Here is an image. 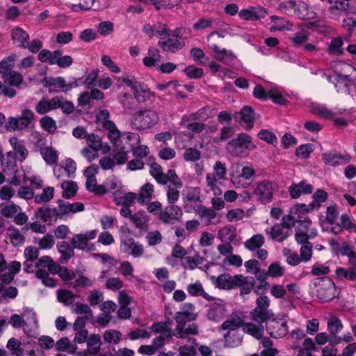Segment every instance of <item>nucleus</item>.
Masks as SVG:
<instances>
[{"label":"nucleus","mask_w":356,"mask_h":356,"mask_svg":"<svg viewBox=\"0 0 356 356\" xmlns=\"http://www.w3.org/2000/svg\"><path fill=\"white\" fill-rule=\"evenodd\" d=\"M58 252L60 254V262L67 264L68 261L74 256V245L67 241H61L57 244Z\"/></svg>","instance_id":"obj_32"},{"label":"nucleus","mask_w":356,"mask_h":356,"mask_svg":"<svg viewBox=\"0 0 356 356\" xmlns=\"http://www.w3.org/2000/svg\"><path fill=\"white\" fill-rule=\"evenodd\" d=\"M21 210V207L14 203L0 204L1 214L8 218H14Z\"/></svg>","instance_id":"obj_54"},{"label":"nucleus","mask_w":356,"mask_h":356,"mask_svg":"<svg viewBox=\"0 0 356 356\" xmlns=\"http://www.w3.org/2000/svg\"><path fill=\"white\" fill-rule=\"evenodd\" d=\"M218 238L222 242L234 243L236 241V229L231 225L221 227L217 234Z\"/></svg>","instance_id":"obj_34"},{"label":"nucleus","mask_w":356,"mask_h":356,"mask_svg":"<svg viewBox=\"0 0 356 356\" xmlns=\"http://www.w3.org/2000/svg\"><path fill=\"white\" fill-rule=\"evenodd\" d=\"M327 331L332 340L341 332L343 328L341 321L337 316H331L327 321Z\"/></svg>","instance_id":"obj_46"},{"label":"nucleus","mask_w":356,"mask_h":356,"mask_svg":"<svg viewBox=\"0 0 356 356\" xmlns=\"http://www.w3.org/2000/svg\"><path fill=\"white\" fill-rule=\"evenodd\" d=\"M149 217L145 211L135 212L131 216V221L134 226L141 230H147Z\"/></svg>","instance_id":"obj_39"},{"label":"nucleus","mask_w":356,"mask_h":356,"mask_svg":"<svg viewBox=\"0 0 356 356\" xmlns=\"http://www.w3.org/2000/svg\"><path fill=\"white\" fill-rule=\"evenodd\" d=\"M35 215L37 218L42 220L44 222L47 224H51L58 218L56 209H50L48 207H43L38 209L35 211Z\"/></svg>","instance_id":"obj_35"},{"label":"nucleus","mask_w":356,"mask_h":356,"mask_svg":"<svg viewBox=\"0 0 356 356\" xmlns=\"http://www.w3.org/2000/svg\"><path fill=\"white\" fill-rule=\"evenodd\" d=\"M336 278L339 280H356V268L348 267H337L335 270Z\"/></svg>","instance_id":"obj_43"},{"label":"nucleus","mask_w":356,"mask_h":356,"mask_svg":"<svg viewBox=\"0 0 356 356\" xmlns=\"http://www.w3.org/2000/svg\"><path fill=\"white\" fill-rule=\"evenodd\" d=\"M350 0H327L330 4L329 7L330 12L338 15L339 12L346 10L349 5Z\"/></svg>","instance_id":"obj_57"},{"label":"nucleus","mask_w":356,"mask_h":356,"mask_svg":"<svg viewBox=\"0 0 356 356\" xmlns=\"http://www.w3.org/2000/svg\"><path fill=\"white\" fill-rule=\"evenodd\" d=\"M150 175L156 179L160 184H165V174L163 172L162 167L156 163H153L150 165L149 170Z\"/></svg>","instance_id":"obj_61"},{"label":"nucleus","mask_w":356,"mask_h":356,"mask_svg":"<svg viewBox=\"0 0 356 356\" xmlns=\"http://www.w3.org/2000/svg\"><path fill=\"white\" fill-rule=\"evenodd\" d=\"M186 291L191 296H201L208 301L214 300L213 296L205 292L200 281L188 284Z\"/></svg>","instance_id":"obj_37"},{"label":"nucleus","mask_w":356,"mask_h":356,"mask_svg":"<svg viewBox=\"0 0 356 356\" xmlns=\"http://www.w3.org/2000/svg\"><path fill=\"white\" fill-rule=\"evenodd\" d=\"M158 113L152 109L139 111L132 115L131 122L134 128L142 130L154 127L159 121Z\"/></svg>","instance_id":"obj_5"},{"label":"nucleus","mask_w":356,"mask_h":356,"mask_svg":"<svg viewBox=\"0 0 356 356\" xmlns=\"http://www.w3.org/2000/svg\"><path fill=\"white\" fill-rule=\"evenodd\" d=\"M120 251L132 255L134 257H139L143 254V247L140 243L135 242L131 237L122 238L120 241Z\"/></svg>","instance_id":"obj_22"},{"label":"nucleus","mask_w":356,"mask_h":356,"mask_svg":"<svg viewBox=\"0 0 356 356\" xmlns=\"http://www.w3.org/2000/svg\"><path fill=\"white\" fill-rule=\"evenodd\" d=\"M122 82L131 88L138 102H144L154 97L147 85L136 81L134 77L124 76Z\"/></svg>","instance_id":"obj_10"},{"label":"nucleus","mask_w":356,"mask_h":356,"mask_svg":"<svg viewBox=\"0 0 356 356\" xmlns=\"http://www.w3.org/2000/svg\"><path fill=\"white\" fill-rule=\"evenodd\" d=\"M197 314L195 312V307L190 302H185L181 305V311L175 315L177 325L174 330V335L179 339H186L190 335L198 334L197 324L192 323L185 327L186 322L195 321Z\"/></svg>","instance_id":"obj_2"},{"label":"nucleus","mask_w":356,"mask_h":356,"mask_svg":"<svg viewBox=\"0 0 356 356\" xmlns=\"http://www.w3.org/2000/svg\"><path fill=\"white\" fill-rule=\"evenodd\" d=\"M305 106L310 113L325 119L330 120L334 118V115H343L346 109L338 106L329 107L326 104H321L311 100H307Z\"/></svg>","instance_id":"obj_6"},{"label":"nucleus","mask_w":356,"mask_h":356,"mask_svg":"<svg viewBox=\"0 0 356 356\" xmlns=\"http://www.w3.org/2000/svg\"><path fill=\"white\" fill-rule=\"evenodd\" d=\"M208 47L212 50L213 58L225 64H230L236 58L235 55L232 51L224 48L220 49L215 42H210L208 44Z\"/></svg>","instance_id":"obj_25"},{"label":"nucleus","mask_w":356,"mask_h":356,"mask_svg":"<svg viewBox=\"0 0 356 356\" xmlns=\"http://www.w3.org/2000/svg\"><path fill=\"white\" fill-rule=\"evenodd\" d=\"M54 195V188L51 186L44 188L41 194L35 195L34 202L37 204L49 202Z\"/></svg>","instance_id":"obj_58"},{"label":"nucleus","mask_w":356,"mask_h":356,"mask_svg":"<svg viewBox=\"0 0 356 356\" xmlns=\"http://www.w3.org/2000/svg\"><path fill=\"white\" fill-rule=\"evenodd\" d=\"M63 189V197L67 199L71 198L76 193L78 186L77 184L72 181H63L61 184Z\"/></svg>","instance_id":"obj_59"},{"label":"nucleus","mask_w":356,"mask_h":356,"mask_svg":"<svg viewBox=\"0 0 356 356\" xmlns=\"http://www.w3.org/2000/svg\"><path fill=\"white\" fill-rule=\"evenodd\" d=\"M21 270V263L13 261L7 264L4 255L0 252V280L5 284L10 283Z\"/></svg>","instance_id":"obj_12"},{"label":"nucleus","mask_w":356,"mask_h":356,"mask_svg":"<svg viewBox=\"0 0 356 356\" xmlns=\"http://www.w3.org/2000/svg\"><path fill=\"white\" fill-rule=\"evenodd\" d=\"M244 320L245 315L243 312H234L218 327L219 330L228 331L224 335L225 341L227 346L233 348L239 346L242 343V338L240 337L232 339L230 332L238 330L241 326L243 327V325L246 323H244Z\"/></svg>","instance_id":"obj_3"},{"label":"nucleus","mask_w":356,"mask_h":356,"mask_svg":"<svg viewBox=\"0 0 356 356\" xmlns=\"http://www.w3.org/2000/svg\"><path fill=\"white\" fill-rule=\"evenodd\" d=\"M313 191V186L305 181H301L298 184L291 186V197L298 198L302 194H310Z\"/></svg>","instance_id":"obj_42"},{"label":"nucleus","mask_w":356,"mask_h":356,"mask_svg":"<svg viewBox=\"0 0 356 356\" xmlns=\"http://www.w3.org/2000/svg\"><path fill=\"white\" fill-rule=\"evenodd\" d=\"M158 45L164 51L174 53L181 49L184 43L179 36V31L175 30L170 31L165 36H161L158 42Z\"/></svg>","instance_id":"obj_13"},{"label":"nucleus","mask_w":356,"mask_h":356,"mask_svg":"<svg viewBox=\"0 0 356 356\" xmlns=\"http://www.w3.org/2000/svg\"><path fill=\"white\" fill-rule=\"evenodd\" d=\"M329 81L334 85L338 92L349 94L353 97H356L355 80L334 72L329 76Z\"/></svg>","instance_id":"obj_7"},{"label":"nucleus","mask_w":356,"mask_h":356,"mask_svg":"<svg viewBox=\"0 0 356 356\" xmlns=\"http://www.w3.org/2000/svg\"><path fill=\"white\" fill-rule=\"evenodd\" d=\"M351 157L348 154H340L335 152H325L323 154V160L327 165L337 166L348 163Z\"/></svg>","instance_id":"obj_30"},{"label":"nucleus","mask_w":356,"mask_h":356,"mask_svg":"<svg viewBox=\"0 0 356 356\" xmlns=\"http://www.w3.org/2000/svg\"><path fill=\"white\" fill-rule=\"evenodd\" d=\"M76 170V164L72 159H66L60 165H55L53 169L55 177L59 180H65L73 177Z\"/></svg>","instance_id":"obj_15"},{"label":"nucleus","mask_w":356,"mask_h":356,"mask_svg":"<svg viewBox=\"0 0 356 356\" xmlns=\"http://www.w3.org/2000/svg\"><path fill=\"white\" fill-rule=\"evenodd\" d=\"M9 142L15 152L17 159L20 161L25 160L29 152L25 147L24 142L17 137H11Z\"/></svg>","instance_id":"obj_36"},{"label":"nucleus","mask_w":356,"mask_h":356,"mask_svg":"<svg viewBox=\"0 0 356 356\" xmlns=\"http://www.w3.org/2000/svg\"><path fill=\"white\" fill-rule=\"evenodd\" d=\"M48 86L54 88L55 91L67 92L72 88L79 86L78 81L73 79L70 82L66 83L65 79L62 76L51 78L48 81Z\"/></svg>","instance_id":"obj_26"},{"label":"nucleus","mask_w":356,"mask_h":356,"mask_svg":"<svg viewBox=\"0 0 356 356\" xmlns=\"http://www.w3.org/2000/svg\"><path fill=\"white\" fill-rule=\"evenodd\" d=\"M234 119L246 130L253 127L255 120V113L250 106H243L238 112L234 114Z\"/></svg>","instance_id":"obj_20"},{"label":"nucleus","mask_w":356,"mask_h":356,"mask_svg":"<svg viewBox=\"0 0 356 356\" xmlns=\"http://www.w3.org/2000/svg\"><path fill=\"white\" fill-rule=\"evenodd\" d=\"M257 307L250 313L251 322L243 325L244 332L251 335L257 339H260L264 333V322L272 319L273 312L268 309L270 299L264 296L256 300Z\"/></svg>","instance_id":"obj_1"},{"label":"nucleus","mask_w":356,"mask_h":356,"mask_svg":"<svg viewBox=\"0 0 356 356\" xmlns=\"http://www.w3.org/2000/svg\"><path fill=\"white\" fill-rule=\"evenodd\" d=\"M161 55L158 49H149L148 56L143 60V64L147 67H152L158 64L161 60Z\"/></svg>","instance_id":"obj_60"},{"label":"nucleus","mask_w":356,"mask_h":356,"mask_svg":"<svg viewBox=\"0 0 356 356\" xmlns=\"http://www.w3.org/2000/svg\"><path fill=\"white\" fill-rule=\"evenodd\" d=\"M10 35L13 43L17 47L26 48L29 39L26 31L19 26H15L11 30Z\"/></svg>","instance_id":"obj_33"},{"label":"nucleus","mask_w":356,"mask_h":356,"mask_svg":"<svg viewBox=\"0 0 356 356\" xmlns=\"http://www.w3.org/2000/svg\"><path fill=\"white\" fill-rule=\"evenodd\" d=\"M302 245L300 248V257H297L296 261H293L291 257V265H297L301 261H308L311 259L312 256V244L307 240V242L298 243Z\"/></svg>","instance_id":"obj_41"},{"label":"nucleus","mask_w":356,"mask_h":356,"mask_svg":"<svg viewBox=\"0 0 356 356\" xmlns=\"http://www.w3.org/2000/svg\"><path fill=\"white\" fill-rule=\"evenodd\" d=\"M241 274L232 276L228 273H223L218 277L212 276L211 280L216 287L220 289L229 290L236 288V284L240 281L239 279H241Z\"/></svg>","instance_id":"obj_19"},{"label":"nucleus","mask_w":356,"mask_h":356,"mask_svg":"<svg viewBox=\"0 0 356 356\" xmlns=\"http://www.w3.org/2000/svg\"><path fill=\"white\" fill-rule=\"evenodd\" d=\"M35 115L30 109H24L22 111L20 117L18 118L19 123V129H24L31 125L34 120Z\"/></svg>","instance_id":"obj_56"},{"label":"nucleus","mask_w":356,"mask_h":356,"mask_svg":"<svg viewBox=\"0 0 356 356\" xmlns=\"http://www.w3.org/2000/svg\"><path fill=\"white\" fill-rule=\"evenodd\" d=\"M202 219L205 220L207 225L212 223V220L216 217V212L211 209L207 208L202 205L197 207V210L195 211Z\"/></svg>","instance_id":"obj_52"},{"label":"nucleus","mask_w":356,"mask_h":356,"mask_svg":"<svg viewBox=\"0 0 356 356\" xmlns=\"http://www.w3.org/2000/svg\"><path fill=\"white\" fill-rule=\"evenodd\" d=\"M209 108L203 107L199 109L197 112L191 113L189 115H184L179 124L181 126L185 125L186 122H188L190 120H206L210 117V115L208 113Z\"/></svg>","instance_id":"obj_44"},{"label":"nucleus","mask_w":356,"mask_h":356,"mask_svg":"<svg viewBox=\"0 0 356 356\" xmlns=\"http://www.w3.org/2000/svg\"><path fill=\"white\" fill-rule=\"evenodd\" d=\"M221 181H224L223 179H218L213 173H208L206 176V183L207 186L213 192V195L216 196L220 195L222 194V190L218 186V183Z\"/></svg>","instance_id":"obj_50"},{"label":"nucleus","mask_w":356,"mask_h":356,"mask_svg":"<svg viewBox=\"0 0 356 356\" xmlns=\"http://www.w3.org/2000/svg\"><path fill=\"white\" fill-rule=\"evenodd\" d=\"M327 193L321 189L317 190L312 196V202L309 204L310 209L317 210L321 204L327 200Z\"/></svg>","instance_id":"obj_55"},{"label":"nucleus","mask_w":356,"mask_h":356,"mask_svg":"<svg viewBox=\"0 0 356 356\" xmlns=\"http://www.w3.org/2000/svg\"><path fill=\"white\" fill-rule=\"evenodd\" d=\"M253 95L255 98L262 100L270 99L277 104H281L284 102V97L277 88H271L267 92L261 86L257 85L254 88Z\"/></svg>","instance_id":"obj_21"},{"label":"nucleus","mask_w":356,"mask_h":356,"mask_svg":"<svg viewBox=\"0 0 356 356\" xmlns=\"http://www.w3.org/2000/svg\"><path fill=\"white\" fill-rule=\"evenodd\" d=\"M58 263L54 261L49 256H42L40 258L36 264V266L42 268H47V271L53 273L56 270Z\"/></svg>","instance_id":"obj_63"},{"label":"nucleus","mask_w":356,"mask_h":356,"mask_svg":"<svg viewBox=\"0 0 356 356\" xmlns=\"http://www.w3.org/2000/svg\"><path fill=\"white\" fill-rule=\"evenodd\" d=\"M60 99L56 96L51 99L42 98L35 106V111L40 115H44L59 108Z\"/></svg>","instance_id":"obj_27"},{"label":"nucleus","mask_w":356,"mask_h":356,"mask_svg":"<svg viewBox=\"0 0 356 356\" xmlns=\"http://www.w3.org/2000/svg\"><path fill=\"white\" fill-rule=\"evenodd\" d=\"M154 186L152 184L147 183L143 185L138 194V197L136 198L141 204H146L152 198L154 193Z\"/></svg>","instance_id":"obj_47"},{"label":"nucleus","mask_w":356,"mask_h":356,"mask_svg":"<svg viewBox=\"0 0 356 356\" xmlns=\"http://www.w3.org/2000/svg\"><path fill=\"white\" fill-rule=\"evenodd\" d=\"M43 159L48 165H56L58 160L57 151L51 147H47L41 150Z\"/></svg>","instance_id":"obj_51"},{"label":"nucleus","mask_w":356,"mask_h":356,"mask_svg":"<svg viewBox=\"0 0 356 356\" xmlns=\"http://www.w3.org/2000/svg\"><path fill=\"white\" fill-rule=\"evenodd\" d=\"M312 211V209H310L309 204H297L291 209V213L293 214L292 216H291V221L293 220V222H297L310 220L308 213Z\"/></svg>","instance_id":"obj_31"},{"label":"nucleus","mask_w":356,"mask_h":356,"mask_svg":"<svg viewBox=\"0 0 356 356\" xmlns=\"http://www.w3.org/2000/svg\"><path fill=\"white\" fill-rule=\"evenodd\" d=\"M264 242V236L261 234H256L244 242V247L249 251H256L263 246Z\"/></svg>","instance_id":"obj_45"},{"label":"nucleus","mask_w":356,"mask_h":356,"mask_svg":"<svg viewBox=\"0 0 356 356\" xmlns=\"http://www.w3.org/2000/svg\"><path fill=\"white\" fill-rule=\"evenodd\" d=\"M21 341L15 338L8 340L6 348L11 356H22L24 350L21 348Z\"/></svg>","instance_id":"obj_64"},{"label":"nucleus","mask_w":356,"mask_h":356,"mask_svg":"<svg viewBox=\"0 0 356 356\" xmlns=\"http://www.w3.org/2000/svg\"><path fill=\"white\" fill-rule=\"evenodd\" d=\"M316 295L322 302L332 300L336 296V287L334 282L328 277L320 280L317 285Z\"/></svg>","instance_id":"obj_16"},{"label":"nucleus","mask_w":356,"mask_h":356,"mask_svg":"<svg viewBox=\"0 0 356 356\" xmlns=\"http://www.w3.org/2000/svg\"><path fill=\"white\" fill-rule=\"evenodd\" d=\"M227 310L225 303L222 300H219L209 305L207 316L210 321L218 322L227 315Z\"/></svg>","instance_id":"obj_24"},{"label":"nucleus","mask_w":356,"mask_h":356,"mask_svg":"<svg viewBox=\"0 0 356 356\" xmlns=\"http://www.w3.org/2000/svg\"><path fill=\"white\" fill-rule=\"evenodd\" d=\"M185 211H195L197 207L202 206L200 203V189L197 187H187L182 194Z\"/></svg>","instance_id":"obj_14"},{"label":"nucleus","mask_w":356,"mask_h":356,"mask_svg":"<svg viewBox=\"0 0 356 356\" xmlns=\"http://www.w3.org/2000/svg\"><path fill=\"white\" fill-rule=\"evenodd\" d=\"M97 231L96 229L88 230L84 232L74 234L71 238V243L76 250L84 252H91L95 250V243L90 242L96 238Z\"/></svg>","instance_id":"obj_8"},{"label":"nucleus","mask_w":356,"mask_h":356,"mask_svg":"<svg viewBox=\"0 0 356 356\" xmlns=\"http://www.w3.org/2000/svg\"><path fill=\"white\" fill-rule=\"evenodd\" d=\"M4 83L9 85L8 87L19 88L23 84V76L15 71H11L1 76Z\"/></svg>","instance_id":"obj_40"},{"label":"nucleus","mask_w":356,"mask_h":356,"mask_svg":"<svg viewBox=\"0 0 356 356\" xmlns=\"http://www.w3.org/2000/svg\"><path fill=\"white\" fill-rule=\"evenodd\" d=\"M266 15V10L261 7H250L246 9H242L238 12L239 17L243 20L256 21L261 18H264Z\"/></svg>","instance_id":"obj_29"},{"label":"nucleus","mask_w":356,"mask_h":356,"mask_svg":"<svg viewBox=\"0 0 356 356\" xmlns=\"http://www.w3.org/2000/svg\"><path fill=\"white\" fill-rule=\"evenodd\" d=\"M102 346L101 337L99 334H93L87 340V351L90 355H97Z\"/></svg>","instance_id":"obj_49"},{"label":"nucleus","mask_w":356,"mask_h":356,"mask_svg":"<svg viewBox=\"0 0 356 356\" xmlns=\"http://www.w3.org/2000/svg\"><path fill=\"white\" fill-rule=\"evenodd\" d=\"M255 148L256 145L252 143V137L245 133L238 134L226 146L227 152L236 157H246L250 151Z\"/></svg>","instance_id":"obj_4"},{"label":"nucleus","mask_w":356,"mask_h":356,"mask_svg":"<svg viewBox=\"0 0 356 356\" xmlns=\"http://www.w3.org/2000/svg\"><path fill=\"white\" fill-rule=\"evenodd\" d=\"M182 214L181 207L175 204H170L161 212L160 219L165 224H174L181 219Z\"/></svg>","instance_id":"obj_23"},{"label":"nucleus","mask_w":356,"mask_h":356,"mask_svg":"<svg viewBox=\"0 0 356 356\" xmlns=\"http://www.w3.org/2000/svg\"><path fill=\"white\" fill-rule=\"evenodd\" d=\"M264 232L271 239L282 242L289 234V215L284 216L281 222L265 229Z\"/></svg>","instance_id":"obj_11"},{"label":"nucleus","mask_w":356,"mask_h":356,"mask_svg":"<svg viewBox=\"0 0 356 356\" xmlns=\"http://www.w3.org/2000/svg\"><path fill=\"white\" fill-rule=\"evenodd\" d=\"M33 242L42 250H50L55 244V239L51 234H46L41 238H34Z\"/></svg>","instance_id":"obj_53"},{"label":"nucleus","mask_w":356,"mask_h":356,"mask_svg":"<svg viewBox=\"0 0 356 356\" xmlns=\"http://www.w3.org/2000/svg\"><path fill=\"white\" fill-rule=\"evenodd\" d=\"M204 261L202 257L199 254H195L193 257L189 256L184 257L182 261V265L184 268L194 270L199 264H202Z\"/></svg>","instance_id":"obj_62"},{"label":"nucleus","mask_w":356,"mask_h":356,"mask_svg":"<svg viewBox=\"0 0 356 356\" xmlns=\"http://www.w3.org/2000/svg\"><path fill=\"white\" fill-rule=\"evenodd\" d=\"M293 8L294 14L298 18L309 19L315 17V13L305 2L291 1V8Z\"/></svg>","instance_id":"obj_28"},{"label":"nucleus","mask_w":356,"mask_h":356,"mask_svg":"<svg viewBox=\"0 0 356 356\" xmlns=\"http://www.w3.org/2000/svg\"><path fill=\"white\" fill-rule=\"evenodd\" d=\"M269 334L274 338H280L284 337L288 331L287 323L283 319H277L275 315L272 319L268 320L264 323Z\"/></svg>","instance_id":"obj_18"},{"label":"nucleus","mask_w":356,"mask_h":356,"mask_svg":"<svg viewBox=\"0 0 356 356\" xmlns=\"http://www.w3.org/2000/svg\"><path fill=\"white\" fill-rule=\"evenodd\" d=\"M295 228V240L297 243L307 242L318 234L317 229L313 226L310 220L293 222Z\"/></svg>","instance_id":"obj_9"},{"label":"nucleus","mask_w":356,"mask_h":356,"mask_svg":"<svg viewBox=\"0 0 356 356\" xmlns=\"http://www.w3.org/2000/svg\"><path fill=\"white\" fill-rule=\"evenodd\" d=\"M7 238L14 247L22 246L25 241V236L14 226H10L6 229Z\"/></svg>","instance_id":"obj_38"},{"label":"nucleus","mask_w":356,"mask_h":356,"mask_svg":"<svg viewBox=\"0 0 356 356\" xmlns=\"http://www.w3.org/2000/svg\"><path fill=\"white\" fill-rule=\"evenodd\" d=\"M241 279L238 282L236 288L240 287L241 295L249 294L254 286V279L252 277H244L241 275Z\"/></svg>","instance_id":"obj_48"},{"label":"nucleus","mask_w":356,"mask_h":356,"mask_svg":"<svg viewBox=\"0 0 356 356\" xmlns=\"http://www.w3.org/2000/svg\"><path fill=\"white\" fill-rule=\"evenodd\" d=\"M274 191L273 184L270 181L263 180L257 184L254 195L259 202L266 204L271 201Z\"/></svg>","instance_id":"obj_17"}]
</instances>
